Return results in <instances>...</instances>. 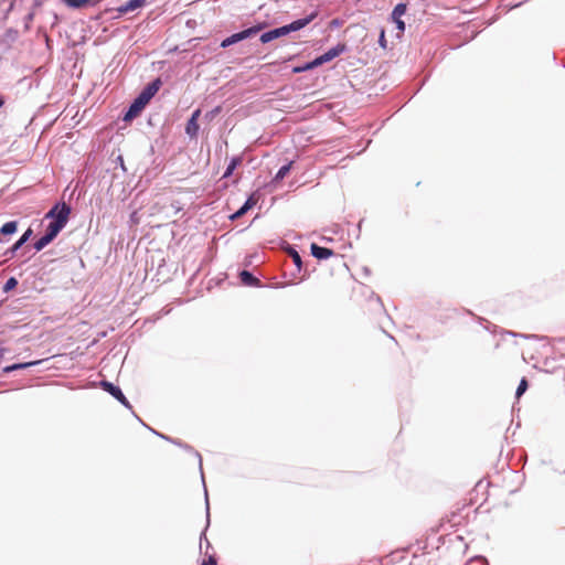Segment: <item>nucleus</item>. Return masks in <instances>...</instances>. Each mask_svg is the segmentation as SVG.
Segmentation results:
<instances>
[{
	"mask_svg": "<svg viewBox=\"0 0 565 565\" xmlns=\"http://www.w3.org/2000/svg\"><path fill=\"white\" fill-rule=\"evenodd\" d=\"M52 242L44 235L42 234L39 238H36L33 243H32V247L34 248V250L38 253V252H41L43 250L47 245H50Z\"/></svg>",
	"mask_w": 565,
	"mask_h": 565,
	"instance_id": "b1692460",
	"label": "nucleus"
},
{
	"mask_svg": "<svg viewBox=\"0 0 565 565\" xmlns=\"http://www.w3.org/2000/svg\"><path fill=\"white\" fill-rule=\"evenodd\" d=\"M260 29H262L260 25H253V26L246 28L242 31L235 32V33L231 34L230 36L223 39L221 41L220 46L222 49H227L236 43H239L244 40H247V39L256 35L260 31Z\"/></svg>",
	"mask_w": 565,
	"mask_h": 565,
	"instance_id": "7ed1b4c3",
	"label": "nucleus"
},
{
	"mask_svg": "<svg viewBox=\"0 0 565 565\" xmlns=\"http://www.w3.org/2000/svg\"><path fill=\"white\" fill-rule=\"evenodd\" d=\"M282 175H284V172H282V166L280 168H278V170L276 171V174L274 177V181L275 182H280L282 181Z\"/></svg>",
	"mask_w": 565,
	"mask_h": 565,
	"instance_id": "2f4dec72",
	"label": "nucleus"
},
{
	"mask_svg": "<svg viewBox=\"0 0 565 565\" xmlns=\"http://www.w3.org/2000/svg\"><path fill=\"white\" fill-rule=\"evenodd\" d=\"M280 36H282V26H277L263 32L259 36V41L265 44L279 39Z\"/></svg>",
	"mask_w": 565,
	"mask_h": 565,
	"instance_id": "412c9836",
	"label": "nucleus"
},
{
	"mask_svg": "<svg viewBox=\"0 0 565 565\" xmlns=\"http://www.w3.org/2000/svg\"><path fill=\"white\" fill-rule=\"evenodd\" d=\"M117 160H118V164H120V167L122 168V170H125V164H124V159H122V157H121V156H119V157L117 158Z\"/></svg>",
	"mask_w": 565,
	"mask_h": 565,
	"instance_id": "58836bf2",
	"label": "nucleus"
},
{
	"mask_svg": "<svg viewBox=\"0 0 565 565\" xmlns=\"http://www.w3.org/2000/svg\"><path fill=\"white\" fill-rule=\"evenodd\" d=\"M347 51L345 43H338L335 46L329 49L323 54L316 56L312 61L306 62L299 66H292L290 72L291 74H297L301 72H306L312 70L315 67L321 66L324 63L332 61L333 58L340 56L342 53Z\"/></svg>",
	"mask_w": 565,
	"mask_h": 565,
	"instance_id": "f257e3e1",
	"label": "nucleus"
},
{
	"mask_svg": "<svg viewBox=\"0 0 565 565\" xmlns=\"http://www.w3.org/2000/svg\"><path fill=\"white\" fill-rule=\"evenodd\" d=\"M19 39V31L10 28L0 38V53L8 52L12 44Z\"/></svg>",
	"mask_w": 565,
	"mask_h": 565,
	"instance_id": "9b49d317",
	"label": "nucleus"
},
{
	"mask_svg": "<svg viewBox=\"0 0 565 565\" xmlns=\"http://www.w3.org/2000/svg\"><path fill=\"white\" fill-rule=\"evenodd\" d=\"M287 237H291L289 233H285V239ZM289 257L291 258L292 260V264L295 266V268L297 269V273L298 274H301L302 270H305L306 268L303 267V262H302V258L301 256L299 255V253L295 249V247H292L291 245H289L286 241H285V259Z\"/></svg>",
	"mask_w": 565,
	"mask_h": 565,
	"instance_id": "9d476101",
	"label": "nucleus"
},
{
	"mask_svg": "<svg viewBox=\"0 0 565 565\" xmlns=\"http://www.w3.org/2000/svg\"><path fill=\"white\" fill-rule=\"evenodd\" d=\"M291 67L290 65H287V61L285 60V70Z\"/></svg>",
	"mask_w": 565,
	"mask_h": 565,
	"instance_id": "c03bdc74",
	"label": "nucleus"
},
{
	"mask_svg": "<svg viewBox=\"0 0 565 565\" xmlns=\"http://www.w3.org/2000/svg\"><path fill=\"white\" fill-rule=\"evenodd\" d=\"M162 85V79L160 77H156L146 84L136 97L141 99L142 103L147 106L157 95Z\"/></svg>",
	"mask_w": 565,
	"mask_h": 565,
	"instance_id": "39448f33",
	"label": "nucleus"
},
{
	"mask_svg": "<svg viewBox=\"0 0 565 565\" xmlns=\"http://www.w3.org/2000/svg\"><path fill=\"white\" fill-rule=\"evenodd\" d=\"M6 99L2 95H0V108L4 105Z\"/></svg>",
	"mask_w": 565,
	"mask_h": 565,
	"instance_id": "a19ab883",
	"label": "nucleus"
},
{
	"mask_svg": "<svg viewBox=\"0 0 565 565\" xmlns=\"http://www.w3.org/2000/svg\"><path fill=\"white\" fill-rule=\"evenodd\" d=\"M201 565H217V562L213 556H209V558L204 559Z\"/></svg>",
	"mask_w": 565,
	"mask_h": 565,
	"instance_id": "f704fd0d",
	"label": "nucleus"
},
{
	"mask_svg": "<svg viewBox=\"0 0 565 565\" xmlns=\"http://www.w3.org/2000/svg\"><path fill=\"white\" fill-rule=\"evenodd\" d=\"M72 214V206L65 201L55 202L45 213L43 221L52 222L56 227L65 228Z\"/></svg>",
	"mask_w": 565,
	"mask_h": 565,
	"instance_id": "f03ea898",
	"label": "nucleus"
},
{
	"mask_svg": "<svg viewBox=\"0 0 565 565\" xmlns=\"http://www.w3.org/2000/svg\"><path fill=\"white\" fill-rule=\"evenodd\" d=\"M255 204H256V200L254 199V196L253 195L248 196L246 199V201L243 203V205L238 210H236L233 214L230 215V220L236 221V220L241 218L250 209H253Z\"/></svg>",
	"mask_w": 565,
	"mask_h": 565,
	"instance_id": "dca6fc26",
	"label": "nucleus"
},
{
	"mask_svg": "<svg viewBox=\"0 0 565 565\" xmlns=\"http://www.w3.org/2000/svg\"><path fill=\"white\" fill-rule=\"evenodd\" d=\"M151 430H152L157 436H159L160 438H162V439H164V440H168V441H170V443H173V438H171V437H169V436H167V435H163V434H161V433H158V431H156V430H153V429H151Z\"/></svg>",
	"mask_w": 565,
	"mask_h": 565,
	"instance_id": "c9c22d12",
	"label": "nucleus"
},
{
	"mask_svg": "<svg viewBox=\"0 0 565 565\" xmlns=\"http://www.w3.org/2000/svg\"><path fill=\"white\" fill-rule=\"evenodd\" d=\"M174 445L181 447L182 449L189 451V452H193L195 455V457L199 459V467H200V472H201V478H202V482H203V486H204V495H205V512H206V527L209 526L210 524V503H209V494H207V489H206V486H205V480H204V473H203V465H202V457L200 455V452L195 451L193 449V447L186 443H183L182 440L180 439H173V443Z\"/></svg>",
	"mask_w": 565,
	"mask_h": 565,
	"instance_id": "20e7f679",
	"label": "nucleus"
},
{
	"mask_svg": "<svg viewBox=\"0 0 565 565\" xmlns=\"http://www.w3.org/2000/svg\"><path fill=\"white\" fill-rule=\"evenodd\" d=\"M521 337L530 339V338H537L535 334H521Z\"/></svg>",
	"mask_w": 565,
	"mask_h": 565,
	"instance_id": "ea45409f",
	"label": "nucleus"
},
{
	"mask_svg": "<svg viewBox=\"0 0 565 565\" xmlns=\"http://www.w3.org/2000/svg\"><path fill=\"white\" fill-rule=\"evenodd\" d=\"M19 222L8 221L0 227V244H6L10 241L11 236L18 232Z\"/></svg>",
	"mask_w": 565,
	"mask_h": 565,
	"instance_id": "f8f14e48",
	"label": "nucleus"
},
{
	"mask_svg": "<svg viewBox=\"0 0 565 565\" xmlns=\"http://www.w3.org/2000/svg\"><path fill=\"white\" fill-rule=\"evenodd\" d=\"M102 0H62L70 9L79 10L86 7H94Z\"/></svg>",
	"mask_w": 565,
	"mask_h": 565,
	"instance_id": "aec40b11",
	"label": "nucleus"
},
{
	"mask_svg": "<svg viewBox=\"0 0 565 565\" xmlns=\"http://www.w3.org/2000/svg\"><path fill=\"white\" fill-rule=\"evenodd\" d=\"M363 271H364V274H365L366 276H369V275H370V269H369L367 267H364V268H363Z\"/></svg>",
	"mask_w": 565,
	"mask_h": 565,
	"instance_id": "79ce46f5",
	"label": "nucleus"
},
{
	"mask_svg": "<svg viewBox=\"0 0 565 565\" xmlns=\"http://www.w3.org/2000/svg\"><path fill=\"white\" fill-rule=\"evenodd\" d=\"M220 111H221V106H216L212 110H210L205 114V118L207 120H212L215 116H217L220 114Z\"/></svg>",
	"mask_w": 565,
	"mask_h": 565,
	"instance_id": "c756f323",
	"label": "nucleus"
},
{
	"mask_svg": "<svg viewBox=\"0 0 565 565\" xmlns=\"http://www.w3.org/2000/svg\"><path fill=\"white\" fill-rule=\"evenodd\" d=\"M34 234V231L31 226H29L24 233L4 252V256L8 258V259H11L13 258L18 250H20L22 248V246H24L29 239L33 236Z\"/></svg>",
	"mask_w": 565,
	"mask_h": 565,
	"instance_id": "6e6552de",
	"label": "nucleus"
},
{
	"mask_svg": "<svg viewBox=\"0 0 565 565\" xmlns=\"http://www.w3.org/2000/svg\"><path fill=\"white\" fill-rule=\"evenodd\" d=\"M147 0H128L124 4L119 6L116 11L118 12V17L125 15L129 12H134L138 9H141L146 6Z\"/></svg>",
	"mask_w": 565,
	"mask_h": 565,
	"instance_id": "4468645a",
	"label": "nucleus"
},
{
	"mask_svg": "<svg viewBox=\"0 0 565 565\" xmlns=\"http://www.w3.org/2000/svg\"><path fill=\"white\" fill-rule=\"evenodd\" d=\"M292 189H295V183H294V182H290V183H289V190H292Z\"/></svg>",
	"mask_w": 565,
	"mask_h": 565,
	"instance_id": "37998d69",
	"label": "nucleus"
},
{
	"mask_svg": "<svg viewBox=\"0 0 565 565\" xmlns=\"http://www.w3.org/2000/svg\"><path fill=\"white\" fill-rule=\"evenodd\" d=\"M203 536L205 537V532H204V531L201 533V539H202Z\"/></svg>",
	"mask_w": 565,
	"mask_h": 565,
	"instance_id": "a18cd8bd",
	"label": "nucleus"
},
{
	"mask_svg": "<svg viewBox=\"0 0 565 565\" xmlns=\"http://www.w3.org/2000/svg\"><path fill=\"white\" fill-rule=\"evenodd\" d=\"M13 8L12 0H0V20H4Z\"/></svg>",
	"mask_w": 565,
	"mask_h": 565,
	"instance_id": "393cba45",
	"label": "nucleus"
},
{
	"mask_svg": "<svg viewBox=\"0 0 565 565\" xmlns=\"http://www.w3.org/2000/svg\"><path fill=\"white\" fill-rule=\"evenodd\" d=\"M145 108L146 105L142 103V100L135 97L129 106L122 110L121 119L125 122H131L142 113Z\"/></svg>",
	"mask_w": 565,
	"mask_h": 565,
	"instance_id": "0eeeda50",
	"label": "nucleus"
},
{
	"mask_svg": "<svg viewBox=\"0 0 565 565\" xmlns=\"http://www.w3.org/2000/svg\"><path fill=\"white\" fill-rule=\"evenodd\" d=\"M406 10H407V6H406V3H403V2L397 3V4L394 7V9H393V11H392V13H391V18H392V20H398V19H401V17H402L403 14H405Z\"/></svg>",
	"mask_w": 565,
	"mask_h": 565,
	"instance_id": "a878e982",
	"label": "nucleus"
},
{
	"mask_svg": "<svg viewBox=\"0 0 565 565\" xmlns=\"http://www.w3.org/2000/svg\"><path fill=\"white\" fill-rule=\"evenodd\" d=\"M33 17H34V15H33V13H32V12L28 13V14L24 17V19H23V20H24V26H25V29H29V25H30V23L32 22Z\"/></svg>",
	"mask_w": 565,
	"mask_h": 565,
	"instance_id": "72a5a7b5",
	"label": "nucleus"
},
{
	"mask_svg": "<svg viewBox=\"0 0 565 565\" xmlns=\"http://www.w3.org/2000/svg\"><path fill=\"white\" fill-rule=\"evenodd\" d=\"M201 116V109L196 108L192 111L191 116L188 118L184 132L190 139H196L200 130L199 119Z\"/></svg>",
	"mask_w": 565,
	"mask_h": 565,
	"instance_id": "1a4fd4ad",
	"label": "nucleus"
},
{
	"mask_svg": "<svg viewBox=\"0 0 565 565\" xmlns=\"http://www.w3.org/2000/svg\"><path fill=\"white\" fill-rule=\"evenodd\" d=\"M315 18L313 14L297 19L288 24H285V35H288L291 32L299 31L303 29L306 25H308L312 19Z\"/></svg>",
	"mask_w": 565,
	"mask_h": 565,
	"instance_id": "2eb2a0df",
	"label": "nucleus"
},
{
	"mask_svg": "<svg viewBox=\"0 0 565 565\" xmlns=\"http://www.w3.org/2000/svg\"><path fill=\"white\" fill-rule=\"evenodd\" d=\"M242 162H243L242 156H233L230 159V162L227 163L221 179L230 178L234 173V171L242 164Z\"/></svg>",
	"mask_w": 565,
	"mask_h": 565,
	"instance_id": "4be33fe9",
	"label": "nucleus"
},
{
	"mask_svg": "<svg viewBox=\"0 0 565 565\" xmlns=\"http://www.w3.org/2000/svg\"><path fill=\"white\" fill-rule=\"evenodd\" d=\"M386 38H385V32L384 30L381 31V34H380V38H379V44L385 49L386 47Z\"/></svg>",
	"mask_w": 565,
	"mask_h": 565,
	"instance_id": "473e14b6",
	"label": "nucleus"
},
{
	"mask_svg": "<svg viewBox=\"0 0 565 565\" xmlns=\"http://www.w3.org/2000/svg\"><path fill=\"white\" fill-rule=\"evenodd\" d=\"M238 279L243 286L246 287H260L262 282L258 277L254 275L253 271L247 269H242L238 271Z\"/></svg>",
	"mask_w": 565,
	"mask_h": 565,
	"instance_id": "ddd939ff",
	"label": "nucleus"
},
{
	"mask_svg": "<svg viewBox=\"0 0 565 565\" xmlns=\"http://www.w3.org/2000/svg\"><path fill=\"white\" fill-rule=\"evenodd\" d=\"M310 250H311V255L319 260L328 259L329 257H331L334 254L331 248L320 246L316 243L311 244Z\"/></svg>",
	"mask_w": 565,
	"mask_h": 565,
	"instance_id": "f3484780",
	"label": "nucleus"
},
{
	"mask_svg": "<svg viewBox=\"0 0 565 565\" xmlns=\"http://www.w3.org/2000/svg\"><path fill=\"white\" fill-rule=\"evenodd\" d=\"M527 387H529L527 380L525 377H523L516 387L515 397L520 398L526 392Z\"/></svg>",
	"mask_w": 565,
	"mask_h": 565,
	"instance_id": "cd10ccee",
	"label": "nucleus"
},
{
	"mask_svg": "<svg viewBox=\"0 0 565 565\" xmlns=\"http://www.w3.org/2000/svg\"><path fill=\"white\" fill-rule=\"evenodd\" d=\"M467 565H488V561L483 556L472 557Z\"/></svg>",
	"mask_w": 565,
	"mask_h": 565,
	"instance_id": "c85d7f7f",
	"label": "nucleus"
},
{
	"mask_svg": "<svg viewBox=\"0 0 565 565\" xmlns=\"http://www.w3.org/2000/svg\"><path fill=\"white\" fill-rule=\"evenodd\" d=\"M100 387L109 395H111L116 401H118L124 407L127 409H132L130 402L127 399L118 385L107 380H103L100 381Z\"/></svg>",
	"mask_w": 565,
	"mask_h": 565,
	"instance_id": "423d86ee",
	"label": "nucleus"
},
{
	"mask_svg": "<svg viewBox=\"0 0 565 565\" xmlns=\"http://www.w3.org/2000/svg\"><path fill=\"white\" fill-rule=\"evenodd\" d=\"M19 281L15 277L11 276L9 277L6 282L3 284V287H2V290L3 292H9L11 290H13L14 288H17Z\"/></svg>",
	"mask_w": 565,
	"mask_h": 565,
	"instance_id": "bb28decb",
	"label": "nucleus"
},
{
	"mask_svg": "<svg viewBox=\"0 0 565 565\" xmlns=\"http://www.w3.org/2000/svg\"><path fill=\"white\" fill-rule=\"evenodd\" d=\"M63 231V228L61 227H56L55 224H53L52 222H49L45 226V230H44V235L51 241L53 242L57 236L58 234Z\"/></svg>",
	"mask_w": 565,
	"mask_h": 565,
	"instance_id": "5701e85b",
	"label": "nucleus"
},
{
	"mask_svg": "<svg viewBox=\"0 0 565 565\" xmlns=\"http://www.w3.org/2000/svg\"><path fill=\"white\" fill-rule=\"evenodd\" d=\"M308 276L309 273L307 269L302 270L301 274H298L296 268L294 271H290L289 274L285 271V287L289 285H297L303 281Z\"/></svg>",
	"mask_w": 565,
	"mask_h": 565,
	"instance_id": "6ab92c4d",
	"label": "nucleus"
},
{
	"mask_svg": "<svg viewBox=\"0 0 565 565\" xmlns=\"http://www.w3.org/2000/svg\"><path fill=\"white\" fill-rule=\"evenodd\" d=\"M292 164H294V161H288L287 163H285V168H284V171H285V178L287 177L288 172L290 171V169L292 168Z\"/></svg>",
	"mask_w": 565,
	"mask_h": 565,
	"instance_id": "e433bc0d",
	"label": "nucleus"
},
{
	"mask_svg": "<svg viewBox=\"0 0 565 565\" xmlns=\"http://www.w3.org/2000/svg\"><path fill=\"white\" fill-rule=\"evenodd\" d=\"M253 257H254L253 255L247 256V257L245 258L244 265H245V266H249V265H252V263H253V262H252V258H253Z\"/></svg>",
	"mask_w": 565,
	"mask_h": 565,
	"instance_id": "4c0bfd02",
	"label": "nucleus"
},
{
	"mask_svg": "<svg viewBox=\"0 0 565 565\" xmlns=\"http://www.w3.org/2000/svg\"><path fill=\"white\" fill-rule=\"evenodd\" d=\"M393 22L395 23L396 29H397L401 33H404V32H405L406 24H405V22H404L402 19L393 20Z\"/></svg>",
	"mask_w": 565,
	"mask_h": 565,
	"instance_id": "7c9ffc66",
	"label": "nucleus"
},
{
	"mask_svg": "<svg viewBox=\"0 0 565 565\" xmlns=\"http://www.w3.org/2000/svg\"><path fill=\"white\" fill-rule=\"evenodd\" d=\"M43 362H44V360H34V361H29V362H17V363L4 366L2 371H3V373H11V372L19 371V370H26L29 367L39 365Z\"/></svg>",
	"mask_w": 565,
	"mask_h": 565,
	"instance_id": "a211bd4d",
	"label": "nucleus"
}]
</instances>
